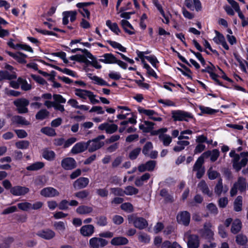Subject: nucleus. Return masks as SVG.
Masks as SVG:
<instances>
[{
    "mask_svg": "<svg viewBox=\"0 0 248 248\" xmlns=\"http://www.w3.org/2000/svg\"><path fill=\"white\" fill-rule=\"evenodd\" d=\"M158 138L161 140L164 146H168L172 141V138L169 135L161 134L158 136Z\"/></svg>",
    "mask_w": 248,
    "mask_h": 248,
    "instance_id": "obj_37",
    "label": "nucleus"
},
{
    "mask_svg": "<svg viewBox=\"0 0 248 248\" xmlns=\"http://www.w3.org/2000/svg\"><path fill=\"white\" fill-rule=\"evenodd\" d=\"M212 225L210 222H206L204 224L203 228L199 231L201 237L211 241L213 239L214 232L212 230Z\"/></svg>",
    "mask_w": 248,
    "mask_h": 248,
    "instance_id": "obj_4",
    "label": "nucleus"
},
{
    "mask_svg": "<svg viewBox=\"0 0 248 248\" xmlns=\"http://www.w3.org/2000/svg\"><path fill=\"white\" fill-rule=\"evenodd\" d=\"M243 198L238 196L233 202V209L235 212H240L242 210Z\"/></svg>",
    "mask_w": 248,
    "mask_h": 248,
    "instance_id": "obj_29",
    "label": "nucleus"
},
{
    "mask_svg": "<svg viewBox=\"0 0 248 248\" xmlns=\"http://www.w3.org/2000/svg\"><path fill=\"white\" fill-rule=\"evenodd\" d=\"M247 186V182L246 178L243 177H239L236 182H235L230 190V196L234 197L237 193L239 190L240 192H243L246 191Z\"/></svg>",
    "mask_w": 248,
    "mask_h": 248,
    "instance_id": "obj_2",
    "label": "nucleus"
},
{
    "mask_svg": "<svg viewBox=\"0 0 248 248\" xmlns=\"http://www.w3.org/2000/svg\"><path fill=\"white\" fill-rule=\"evenodd\" d=\"M12 122L13 124L28 125L30 124V122L26 120V119L21 116L15 115L11 118Z\"/></svg>",
    "mask_w": 248,
    "mask_h": 248,
    "instance_id": "obj_23",
    "label": "nucleus"
},
{
    "mask_svg": "<svg viewBox=\"0 0 248 248\" xmlns=\"http://www.w3.org/2000/svg\"><path fill=\"white\" fill-rule=\"evenodd\" d=\"M30 145V142L28 140H21L16 143V148L21 149H27Z\"/></svg>",
    "mask_w": 248,
    "mask_h": 248,
    "instance_id": "obj_54",
    "label": "nucleus"
},
{
    "mask_svg": "<svg viewBox=\"0 0 248 248\" xmlns=\"http://www.w3.org/2000/svg\"><path fill=\"white\" fill-rule=\"evenodd\" d=\"M7 53L9 55L13 57L18 62L21 63H26V58L27 57V55L21 53L17 52L16 53H13L12 52L8 51Z\"/></svg>",
    "mask_w": 248,
    "mask_h": 248,
    "instance_id": "obj_22",
    "label": "nucleus"
},
{
    "mask_svg": "<svg viewBox=\"0 0 248 248\" xmlns=\"http://www.w3.org/2000/svg\"><path fill=\"white\" fill-rule=\"evenodd\" d=\"M76 161L72 157H66L61 161V166L65 170H71L76 167Z\"/></svg>",
    "mask_w": 248,
    "mask_h": 248,
    "instance_id": "obj_11",
    "label": "nucleus"
},
{
    "mask_svg": "<svg viewBox=\"0 0 248 248\" xmlns=\"http://www.w3.org/2000/svg\"><path fill=\"white\" fill-rule=\"evenodd\" d=\"M242 224L239 219H235L232 223L231 232L233 234H237L240 232Z\"/></svg>",
    "mask_w": 248,
    "mask_h": 248,
    "instance_id": "obj_28",
    "label": "nucleus"
},
{
    "mask_svg": "<svg viewBox=\"0 0 248 248\" xmlns=\"http://www.w3.org/2000/svg\"><path fill=\"white\" fill-rule=\"evenodd\" d=\"M110 191L111 193L115 196H123L124 195V190L119 187L111 188Z\"/></svg>",
    "mask_w": 248,
    "mask_h": 248,
    "instance_id": "obj_62",
    "label": "nucleus"
},
{
    "mask_svg": "<svg viewBox=\"0 0 248 248\" xmlns=\"http://www.w3.org/2000/svg\"><path fill=\"white\" fill-rule=\"evenodd\" d=\"M18 208L23 211L31 209V203L28 202H21L17 204Z\"/></svg>",
    "mask_w": 248,
    "mask_h": 248,
    "instance_id": "obj_55",
    "label": "nucleus"
},
{
    "mask_svg": "<svg viewBox=\"0 0 248 248\" xmlns=\"http://www.w3.org/2000/svg\"><path fill=\"white\" fill-rule=\"evenodd\" d=\"M128 242V240L123 237H114L111 240V244L114 246L125 245Z\"/></svg>",
    "mask_w": 248,
    "mask_h": 248,
    "instance_id": "obj_32",
    "label": "nucleus"
},
{
    "mask_svg": "<svg viewBox=\"0 0 248 248\" xmlns=\"http://www.w3.org/2000/svg\"><path fill=\"white\" fill-rule=\"evenodd\" d=\"M13 242L14 239L12 237L6 238L0 244V248H9Z\"/></svg>",
    "mask_w": 248,
    "mask_h": 248,
    "instance_id": "obj_50",
    "label": "nucleus"
},
{
    "mask_svg": "<svg viewBox=\"0 0 248 248\" xmlns=\"http://www.w3.org/2000/svg\"><path fill=\"white\" fill-rule=\"evenodd\" d=\"M93 212V208L87 205H80L76 209V212L79 215H87Z\"/></svg>",
    "mask_w": 248,
    "mask_h": 248,
    "instance_id": "obj_27",
    "label": "nucleus"
},
{
    "mask_svg": "<svg viewBox=\"0 0 248 248\" xmlns=\"http://www.w3.org/2000/svg\"><path fill=\"white\" fill-rule=\"evenodd\" d=\"M129 223H133L134 226L139 229H143L148 226L147 221L142 217H137L133 215L128 216Z\"/></svg>",
    "mask_w": 248,
    "mask_h": 248,
    "instance_id": "obj_5",
    "label": "nucleus"
},
{
    "mask_svg": "<svg viewBox=\"0 0 248 248\" xmlns=\"http://www.w3.org/2000/svg\"><path fill=\"white\" fill-rule=\"evenodd\" d=\"M40 194L46 198H53L60 195V192L52 187H47L42 189Z\"/></svg>",
    "mask_w": 248,
    "mask_h": 248,
    "instance_id": "obj_10",
    "label": "nucleus"
},
{
    "mask_svg": "<svg viewBox=\"0 0 248 248\" xmlns=\"http://www.w3.org/2000/svg\"><path fill=\"white\" fill-rule=\"evenodd\" d=\"M95 223L99 226H105L108 224V219L105 216H97L95 218Z\"/></svg>",
    "mask_w": 248,
    "mask_h": 248,
    "instance_id": "obj_40",
    "label": "nucleus"
},
{
    "mask_svg": "<svg viewBox=\"0 0 248 248\" xmlns=\"http://www.w3.org/2000/svg\"><path fill=\"white\" fill-rule=\"evenodd\" d=\"M199 108L202 114H213L218 111L217 110L202 106H200Z\"/></svg>",
    "mask_w": 248,
    "mask_h": 248,
    "instance_id": "obj_49",
    "label": "nucleus"
},
{
    "mask_svg": "<svg viewBox=\"0 0 248 248\" xmlns=\"http://www.w3.org/2000/svg\"><path fill=\"white\" fill-rule=\"evenodd\" d=\"M49 112L46 109H42L36 114L35 118L37 120H42L48 117Z\"/></svg>",
    "mask_w": 248,
    "mask_h": 248,
    "instance_id": "obj_42",
    "label": "nucleus"
},
{
    "mask_svg": "<svg viewBox=\"0 0 248 248\" xmlns=\"http://www.w3.org/2000/svg\"><path fill=\"white\" fill-rule=\"evenodd\" d=\"M69 202L66 200H62L58 204V208L61 210H65L68 209Z\"/></svg>",
    "mask_w": 248,
    "mask_h": 248,
    "instance_id": "obj_63",
    "label": "nucleus"
},
{
    "mask_svg": "<svg viewBox=\"0 0 248 248\" xmlns=\"http://www.w3.org/2000/svg\"><path fill=\"white\" fill-rule=\"evenodd\" d=\"M216 35L213 38V41L217 44H221L226 50H229V47L227 45L224 36L217 31H216Z\"/></svg>",
    "mask_w": 248,
    "mask_h": 248,
    "instance_id": "obj_18",
    "label": "nucleus"
},
{
    "mask_svg": "<svg viewBox=\"0 0 248 248\" xmlns=\"http://www.w3.org/2000/svg\"><path fill=\"white\" fill-rule=\"evenodd\" d=\"M199 188L204 194L209 196H211L212 192L210 191L208 186L205 181H202L198 184Z\"/></svg>",
    "mask_w": 248,
    "mask_h": 248,
    "instance_id": "obj_36",
    "label": "nucleus"
},
{
    "mask_svg": "<svg viewBox=\"0 0 248 248\" xmlns=\"http://www.w3.org/2000/svg\"><path fill=\"white\" fill-rule=\"evenodd\" d=\"M171 114L172 118L175 121H187L189 118H192V116L189 113L180 110L172 111Z\"/></svg>",
    "mask_w": 248,
    "mask_h": 248,
    "instance_id": "obj_8",
    "label": "nucleus"
},
{
    "mask_svg": "<svg viewBox=\"0 0 248 248\" xmlns=\"http://www.w3.org/2000/svg\"><path fill=\"white\" fill-rule=\"evenodd\" d=\"M121 209L127 212H131L133 211L132 205L129 202L123 203L121 205Z\"/></svg>",
    "mask_w": 248,
    "mask_h": 248,
    "instance_id": "obj_64",
    "label": "nucleus"
},
{
    "mask_svg": "<svg viewBox=\"0 0 248 248\" xmlns=\"http://www.w3.org/2000/svg\"><path fill=\"white\" fill-rule=\"evenodd\" d=\"M94 227L92 224H86L80 229V234L85 237L92 236L94 232Z\"/></svg>",
    "mask_w": 248,
    "mask_h": 248,
    "instance_id": "obj_15",
    "label": "nucleus"
},
{
    "mask_svg": "<svg viewBox=\"0 0 248 248\" xmlns=\"http://www.w3.org/2000/svg\"><path fill=\"white\" fill-rule=\"evenodd\" d=\"M190 215L187 211H183L179 213L177 216V220L178 223L185 226H187L190 222Z\"/></svg>",
    "mask_w": 248,
    "mask_h": 248,
    "instance_id": "obj_13",
    "label": "nucleus"
},
{
    "mask_svg": "<svg viewBox=\"0 0 248 248\" xmlns=\"http://www.w3.org/2000/svg\"><path fill=\"white\" fill-rule=\"evenodd\" d=\"M107 244L108 241L101 237H92L89 242V246L90 248H102Z\"/></svg>",
    "mask_w": 248,
    "mask_h": 248,
    "instance_id": "obj_9",
    "label": "nucleus"
},
{
    "mask_svg": "<svg viewBox=\"0 0 248 248\" xmlns=\"http://www.w3.org/2000/svg\"><path fill=\"white\" fill-rule=\"evenodd\" d=\"M96 193L99 196L102 198H107L108 195V191L105 188L96 189Z\"/></svg>",
    "mask_w": 248,
    "mask_h": 248,
    "instance_id": "obj_56",
    "label": "nucleus"
},
{
    "mask_svg": "<svg viewBox=\"0 0 248 248\" xmlns=\"http://www.w3.org/2000/svg\"><path fill=\"white\" fill-rule=\"evenodd\" d=\"M150 177V174L146 173L142 175L140 178L136 179L135 184L137 186H140L143 185L144 182L148 180Z\"/></svg>",
    "mask_w": 248,
    "mask_h": 248,
    "instance_id": "obj_39",
    "label": "nucleus"
},
{
    "mask_svg": "<svg viewBox=\"0 0 248 248\" xmlns=\"http://www.w3.org/2000/svg\"><path fill=\"white\" fill-rule=\"evenodd\" d=\"M36 234L46 240H49L54 238L55 236V232L50 229H46L38 231Z\"/></svg>",
    "mask_w": 248,
    "mask_h": 248,
    "instance_id": "obj_16",
    "label": "nucleus"
},
{
    "mask_svg": "<svg viewBox=\"0 0 248 248\" xmlns=\"http://www.w3.org/2000/svg\"><path fill=\"white\" fill-rule=\"evenodd\" d=\"M67 223L63 221H55L53 223L54 229L60 234H63L66 228Z\"/></svg>",
    "mask_w": 248,
    "mask_h": 248,
    "instance_id": "obj_25",
    "label": "nucleus"
},
{
    "mask_svg": "<svg viewBox=\"0 0 248 248\" xmlns=\"http://www.w3.org/2000/svg\"><path fill=\"white\" fill-rule=\"evenodd\" d=\"M177 145L173 148L174 151L179 152L185 149V147L189 144V142L187 140H179L177 142Z\"/></svg>",
    "mask_w": 248,
    "mask_h": 248,
    "instance_id": "obj_38",
    "label": "nucleus"
},
{
    "mask_svg": "<svg viewBox=\"0 0 248 248\" xmlns=\"http://www.w3.org/2000/svg\"><path fill=\"white\" fill-rule=\"evenodd\" d=\"M241 156L242 157L240 162H238L240 167V170L243 167L245 166L248 162V152H243L240 154Z\"/></svg>",
    "mask_w": 248,
    "mask_h": 248,
    "instance_id": "obj_45",
    "label": "nucleus"
},
{
    "mask_svg": "<svg viewBox=\"0 0 248 248\" xmlns=\"http://www.w3.org/2000/svg\"><path fill=\"white\" fill-rule=\"evenodd\" d=\"M42 156L46 159L52 161L55 158V154L53 151L45 149L43 151Z\"/></svg>",
    "mask_w": 248,
    "mask_h": 248,
    "instance_id": "obj_35",
    "label": "nucleus"
},
{
    "mask_svg": "<svg viewBox=\"0 0 248 248\" xmlns=\"http://www.w3.org/2000/svg\"><path fill=\"white\" fill-rule=\"evenodd\" d=\"M154 124L153 122L145 121L143 124L139 125V128L144 132H148L153 128Z\"/></svg>",
    "mask_w": 248,
    "mask_h": 248,
    "instance_id": "obj_31",
    "label": "nucleus"
},
{
    "mask_svg": "<svg viewBox=\"0 0 248 248\" xmlns=\"http://www.w3.org/2000/svg\"><path fill=\"white\" fill-rule=\"evenodd\" d=\"M98 129L100 130H105L106 133L111 134L117 130L118 126L116 124L104 123L99 125Z\"/></svg>",
    "mask_w": 248,
    "mask_h": 248,
    "instance_id": "obj_12",
    "label": "nucleus"
},
{
    "mask_svg": "<svg viewBox=\"0 0 248 248\" xmlns=\"http://www.w3.org/2000/svg\"><path fill=\"white\" fill-rule=\"evenodd\" d=\"M228 199L227 197L220 198L218 200V205L220 208H225L228 203Z\"/></svg>",
    "mask_w": 248,
    "mask_h": 248,
    "instance_id": "obj_60",
    "label": "nucleus"
},
{
    "mask_svg": "<svg viewBox=\"0 0 248 248\" xmlns=\"http://www.w3.org/2000/svg\"><path fill=\"white\" fill-rule=\"evenodd\" d=\"M208 177L210 180H214L219 176V173L217 171L210 168L207 171Z\"/></svg>",
    "mask_w": 248,
    "mask_h": 248,
    "instance_id": "obj_58",
    "label": "nucleus"
},
{
    "mask_svg": "<svg viewBox=\"0 0 248 248\" xmlns=\"http://www.w3.org/2000/svg\"><path fill=\"white\" fill-rule=\"evenodd\" d=\"M106 25L116 34H119L121 31L118 25L116 23H112L109 20L106 21Z\"/></svg>",
    "mask_w": 248,
    "mask_h": 248,
    "instance_id": "obj_43",
    "label": "nucleus"
},
{
    "mask_svg": "<svg viewBox=\"0 0 248 248\" xmlns=\"http://www.w3.org/2000/svg\"><path fill=\"white\" fill-rule=\"evenodd\" d=\"M75 92V94L77 96L83 99H86L88 98L91 103L92 104H96L99 103V101L95 98L96 95L94 94L93 93L90 91L76 89Z\"/></svg>",
    "mask_w": 248,
    "mask_h": 248,
    "instance_id": "obj_3",
    "label": "nucleus"
},
{
    "mask_svg": "<svg viewBox=\"0 0 248 248\" xmlns=\"http://www.w3.org/2000/svg\"><path fill=\"white\" fill-rule=\"evenodd\" d=\"M124 191V195H133L137 194L139 192V190L132 186H127L125 188Z\"/></svg>",
    "mask_w": 248,
    "mask_h": 248,
    "instance_id": "obj_47",
    "label": "nucleus"
},
{
    "mask_svg": "<svg viewBox=\"0 0 248 248\" xmlns=\"http://www.w3.org/2000/svg\"><path fill=\"white\" fill-rule=\"evenodd\" d=\"M107 42L113 47L118 48L119 50L122 52L126 51V48L122 46L120 44L111 40H108Z\"/></svg>",
    "mask_w": 248,
    "mask_h": 248,
    "instance_id": "obj_52",
    "label": "nucleus"
},
{
    "mask_svg": "<svg viewBox=\"0 0 248 248\" xmlns=\"http://www.w3.org/2000/svg\"><path fill=\"white\" fill-rule=\"evenodd\" d=\"M14 104L16 107L19 113H26L28 112L27 107L29 104V101L27 99L24 98L17 99L14 101Z\"/></svg>",
    "mask_w": 248,
    "mask_h": 248,
    "instance_id": "obj_7",
    "label": "nucleus"
},
{
    "mask_svg": "<svg viewBox=\"0 0 248 248\" xmlns=\"http://www.w3.org/2000/svg\"><path fill=\"white\" fill-rule=\"evenodd\" d=\"M100 61L105 63H115L116 62V58L111 53H106L102 55Z\"/></svg>",
    "mask_w": 248,
    "mask_h": 248,
    "instance_id": "obj_26",
    "label": "nucleus"
},
{
    "mask_svg": "<svg viewBox=\"0 0 248 248\" xmlns=\"http://www.w3.org/2000/svg\"><path fill=\"white\" fill-rule=\"evenodd\" d=\"M53 98L54 100L55 103H57L60 104L61 103H65L66 102V99L60 94H53Z\"/></svg>",
    "mask_w": 248,
    "mask_h": 248,
    "instance_id": "obj_61",
    "label": "nucleus"
},
{
    "mask_svg": "<svg viewBox=\"0 0 248 248\" xmlns=\"http://www.w3.org/2000/svg\"><path fill=\"white\" fill-rule=\"evenodd\" d=\"M139 240L144 243H148L150 241V237L146 234L142 232H140L138 235Z\"/></svg>",
    "mask_w": 248,
    "mask_h": 248,
    "instance_id": "obj_59",
    "label": "nucleus"
},
{
    "mask_svg": "<svg viewBox=\"0 0 248 248\" xmlns=\"http://www.w3.org/2000/svg\"><path fill=\"white\" fill-rule=\"evenodd\" d=\"M105 139V136L101 135L87 141V149L89 152L92 153L95 152L104 146L105 143L101 140Z\"/></svg>",
    "mask_w": 248,
    "mask_h": 248,
    "instance_id": "obj_1",
    "label": "nucleus"
},
{
    "mask_svg": "<svg viewBox=\"0 0 248 248\" xmlns=\"http://www.w3.org/2000/svg\"><path fill=\"white\" fill-rule=\"evenodd\" d=\"M121 24L125 31L129 34L132 35L135 33L134 28L128 21L123 19L121 21Z\"/></svg>",
    "mask_w": 248,
    "mask_h": 248,
    "instance_id": "obj_24",
    "label": "nucleus"
},
{
    "mask_svg": "<svg viewBox=\"0 0 248 248\" xmlns=\"http://www.w3.org/2000/svg\"><path fill=\"white\" fill-rule=\"evenodd\" d=\"M202 164L200 160H197L193 168V171L197 172L196 177L198 179H200L205 172V169L202 167Z\"/></svg>",
    "mask_w": 248,
    "mask_h": 248,
    "instance_id": "obj_19",
    "label": "nucleus"
},
{
    "mask_svg": "<svg viewBox=\"0 0 248 248\" xmlns=\"http://www.w3.org/2000/svg\"><path fill=\"white\" fill-rule=\"evenodd\" d=\"M44 166V164L42 162H37L28 166L26 169L30 171L37 170L42 169Z\"/></svg>",
    "mask_w": 248,
    "mask_h": 248,
    "instance_id": "obj_44",
    "label": "nucleus"
},
{
    "mask_svg": "<svg viewBox=\"0 0 248 248\" xmlns=\"http://www.w3.org/2000/svg\"><path fill=\"white\" fill-rule=\"evenodd\" d=\"M41 132L48 136H55L56 133L55 129L49 127H43L41 129Z\"/></svg>",
    "mask_w": 248,
    "mask_h": 248,
    "instance_id": "obj_46",
    "label": "nucleus"
},
{
    "mask_svg": "<svg viewBox=\"0 0 248 248\" xmlns=\"http://www.w3.org/2000/svg\"><path fill=\"white\" fill-rule=\"evenodd\" d=\"M89 180L86 177H80L76 180L73 186L75 189H79L86 187L88 185Z\"/></svg>",
    "mask_w": 248,
    "mask_h": 248,
    "instance_id": "obj_20",
    "label": "nucleus"
},
{
    "mask_svg": "<svg viewBox=\"0 0 248 248\" xmlns=\"http://www.w3.org/2000/svg\"><path fill=\"white\" fill-rule=\"evenodd\" d=\"M138 111L140 113H143L151 118L153 116L157 115L156 113L153 110L145 109L143 108H139Z\"/></svg>",
    "mask_w": 248,
    "mask_h": 248,
    "instance_id": "obj_53",
    "label": "nucleus"
},
{
    "mask_svg": "<svg viewBox=\"0 0 248 248\" xmlns=\"http://www.w3.org/2000/svg\"><path fill=\"white\" fill-rule=\"evenodd\" d=\"M236 243L240 246H244L247 244L248 242L247 236L243 234L240 233L237 235L235 237Z\"/></svg>",
    "mask_w": 248,
    "mask_h": 248,
    "instance_id": "obj_34",
    "label": "nucleus"
},
{
    "mask_svg": "<svg viewBox=\"0 0 248 248\" xmlns=\"http://www.w3.org/2000/svg\"><path fill=\"white\" fill-rule=\"evenodd\" d=\"M89 195V192L86 190H81L74 194V196L80 200L86 199Z\"/></svg>",
    "mask_w": 248,
    "mask_h": 248,
    "instance_id": "obj_48",
    "label": "nucleus"
},
{
    "mask_svg": "<svg viewBox=\"0 0 248 248\" xmlns=\"http://www.w3.org/2000/svg\"><path fill=\"white\" fill-rule=\"evenodd\" d=\"M228 186H224L222 179L219 178L215 186L214 192L217 195L220 196L222 193H226L228 191Z\"/></svg>",
    "mask_w": 248,
    "mask_h": 248,
    "instance_id": "obj_14",
    "label": "nucleus"
},
{
    "mask_svg": "<svg viewBox=\"0 0 248 248\" xmlns=\"http://www.w3.org/2000/svg\"><path fill=\"white\" fill-rule=\"evenodd\" d=\"M140 152L141 149L140 148L134 149L129 153L128 157L131 160H134L137 158Z\"/></svg>",
    "mask_w": 248,
    "mask_h": 248,
    "instance_id": "obj_51",
    "label": "nucleus"
},
{
    "mask_svg": "<svg viewBox=\"0 0 248 248\" xmlns=\"http://www.w3.org/2000/svg\"><path fill=\"white\" fill-rule=\"evenodd\" d=\"M185 238L187 239L188 248H198L200 246V239L198 235L191 234L189 232L185 233Z\"/></svg>",
    "mask_w": 248,
    "mask_h": 248,
    "instance_id": "obj_6",
    "label": "nucleus"
},
{
    "mask_svg": "<svg viewBox=\"0 0 248 248\" xmlns=\"http://www.w3.org/2000/svg\"><path fill=\"white\" fill-rule=\"evenodd\" d=\"M29 192V189L28 187L21 186H14L10 190V192L15 196L24 195Z\"/></svg>",
    "mask_w": 248,
    "mask_h": 248,
    "instance_id": "obj_17",
    "label": "nucleus"
},
{
    "mask_svg": "<svg viewBox=\"0 0 248 248\" xmlns=\"http://www.w3.org/2000/svg\"><path fill=\"white\" fill-rule=\"evenodd\" d=\"M89 78L93 80L94 83L96 84L101 85V86H110L106 81H105L103 79L101 78H99L96 76H92L91 74H88Z\"/></svg>",
    "mask_w": 248,
    "mask_h": 248,
    "instance_id": "obj_33",
    "label": "nucleus"
},
{
    "mask_svg": "<svg viewBox=\"0 0 248 248\" xmlns=\"http://www.w3.org/2000/svg\"><path fill=\"white\" fill-rule=\"evenodd\" d=\"M0 77L3 79L12 80L16 78V75L15 72L9 73L7 70L0 71Z\"/></svg>",
    "mask_w": 248,
    "mask_h": 248,
    "instance_id": "obj_30",
    "label": "nucleus"
},
{
    "mask_svg": "<svg viewBox=\"0 0 248 248\" xmlns=\"http://www.w3.org/2000/svg\"><path fill=\"white\" fill-rule=\"evenodd\" d=\"M160 195L164 198L165 201L167 202H172L174 201L172 195L170 194L165 189H163L160 191Z\"/></svg>",
    "mask_w": 248,
    "mask_h": 248,
    "instance_id": "obj_41",
    "label": "nucleus"
},
{
    "mask_svg": "<svg viewBox=\"0 0 248 248\" xmlns=\"http://www.w3.org/2000/svg\"><path fill=\"white\" fill-rule=\"evenodd\" d=\"M240 155L237 154L235 156L233 157L232 159V166L233 168L237 171H238L240 170V167L238 165V162L240 160Z\"/></svg>",
    "mask_w": 248,
    "mask_h": 248,
    "instance_id": "obj_57",
    "label": "nucleus"
},
{
    "mask_svg": "<svg viewBox=\"0 0 248 248\" xmlns=\"http://www.w3.org/2000/svg\"><path fill=\"white\" fill-rule=\"evenodd\" d=\"M87 149L86 142H79L76 143L72 148L71 152L77 154L84 152Z\"/></svg>",
    "mask_w": 248,
    "mask_h": 248,
    "instance_id": "obj_21",
    "label": "nucleus"
}]
</instances>
